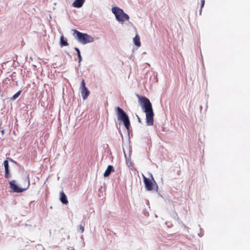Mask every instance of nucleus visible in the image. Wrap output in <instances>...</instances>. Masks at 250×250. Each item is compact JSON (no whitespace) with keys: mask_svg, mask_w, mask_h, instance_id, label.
Returning a JSON list of instances; mask_svg holds the SVG:
<instances>
[{"mask_svg":"<svg viewBox=\"0 0 250 250\" xmlns=\"http://www.w3.org/2000/svg\"><path fill=\"white\" fill-rule=\"evenodd\" d=\"M133 42L136 46L140 47L141 46L140 38L139 36L137 34L133 38Z\"/></svg>","mask_w":250,"mask_h":250,"instance_id":"nucleus-11","label":"nucleus"},{"mask_svg":"<svg viewBox=\"0 0 250 250\" xmlns=\"http://www.w3.org/2000/svg\"><path fill=\"white\" fill-rule=\"evenodd\" d=\"M121 136H122V142H123L122 146H123V152H124V154L125 155V150L124 147V138H123V135H122V134L121 133Z\"/></svg>","mask_w":250,"mask_h":250,"instance_id":"nucleus-21","label":"nucleus"},{"mask_svg":"<svg viewBox=\"0 0 250 250\" xmlns=\"http://www.w3.org/2000/svg\"><path fill=\"white\" fill-rule=\"evenodd\" d=\"M114 170L113 167L111 165H109L107 167V168H106V170L105 171V172L104 174V177L108 176L110 174L111 172L114 171Z\"/></svg>","mask_w":250,"mask_h":250,"instance_id":"nucleus-10","label":"nucleus"},{"mask_svg":"<svg viewBox=\"0 0 250 250\" xmlns=\"http://www.w3.org/2000/svg\"><path fill=\"white\" fill-rule=\"evenodd\" d=\"M139 102L146 115L147 125H152L154 122V112L149 100L146 97H139Z\"/></svg>","mask_w":250,"mask_h":250,"instance_id":"nucleus-1","label":"nucleus"},{"mask_svg":"<svg viewBox=\"0 0 250 250\" xmlns=\"http://www.w3.org/2000/svg\"><path fill=\"white\" fill-rule=\"evenodd\" d=\"M5 170H6V172H7L8 170L9 169V164L8 161L7 160H5L3 163Z\"/></svg>","mask_w":250,"mask_h":250,"instance_id":"nucleus-17","label":"nucleus"},{"mask_svg":"<svg viewBox=\"0 0 250 250\" xmlns=\"http://www.w3.org/2000/svg\"><path fill=\"white\" fill-rule=\"evenodd\" d=\"M60 199L61 202L64 205H67L68 203V201L67 200V198L66 197V195L65 194V193L62 191L60 192Z\"/></svg>","mask_w":250,"mask_h":250,"instance_id":"nucleus-7","label":"nucleus"},{"mask_svg":"<svg viewBox=\"0 0 250 250\" xmlns=\"http://www.w3.org/2000/svg\"><path fill=\"white\" fill-rule=\"evenodd\" d=\"M68 45L67 39L64 37L63 36H62L60 38V45L61 47L63 46H67Z\"/></svg>","mask_w":250,"mask_h":250,"instance_id":"nucleus-12","label":"nucleus"},{"mask_svg":"<svg viewBox=\"0 0 250 250\" xmlns=\"http://www.w3.org/2000/svg\"><path fill=\"white\" fill-rule=\"evenodd\" d=\"M25 181L27 182V186L25 188H20L16 184L15 180H12L9 182L10 187L14 192L17 193H21L26 190L30 185L29 178L28 176L25 178Z\"/></svg>","mask_w":250,"mask_h":250,"instance_id":"nucleus-3","label":"nucleus"},{"mask_svg":"<svg viewBox=\"0 0 250 250\" xmlns=\"http://www.w3.org/2000/svg\"><path fill=\"white\" fill-rule=\"evenodd\" d=\"M116 111L118 120L122 121L125 126V112L119 107L116 108Z\"/></svg>","mask_w":250,"mask_h":250,"instance_id":"nucleus-5","label":"nucleus"},{"mask_svg":"<svg viewBox=\"0 0 250 250\" xmlns=\"http://www.w3.org/2000/svg\"><path fill=\"white\" fill-rule=\"evenodd\" d=\"M144 183L147 190H152L153 189V183L151 180L144 177Z\"/></svg>","mask_w":250,"mask_h":250,"instance_id":"nucleus-6","label":"nucleus"},{"mask_svg":"<svg viewBox=\"0 0 250 250\" xmlns=\"http://www.w3.org/2000/svg\"><path fill=\"white\" fill-rule=\"evenodd\" d=\"M129 19V16L127 14H126V20H128Z\"/></svg>","mask_w":250,"mask_h":250,"instance_id":"nucleus-24","label":"nucleus"},{"mask_svg":"<svg viewBox=\"0 0 250 250\" xmlns=\"http://www.w3.org/2000/svg\"><path fill=\"white\" fill-rule=\"evenodd\" d=\"M112 12L119 22H123L125 21V13L123 10L117 7H114L112 8Z\"/></svg>","mask_w":250,"mask_h":250,"instance_id":"nucleus-4","label":"nucleus"},{"mask_svg":"<svg viewBox=\"0 0 250 250\" xmlns=\"http://www.w3.org/2000/svg\"><path fill=\"white\" fill-rule=\"evenodd\" d=\"M84 88H86L85 85V83L84 80H82V83H81V89H84Z\"/></svg>","mask_w":250,"mask_h":250,"instance_id":"nucleus-18","label":"nucleus"},{"mask_svg":"<svg viewBox=\"0 0 250 250\" xmlns=\"http://www.w3.org/2000/svg\"><path fill=\"white\" fill-rule=\"evenodd\" d=\"M74 49L77 51V54H78V59H79V61H78L79 65H80L81 62V61L82 60V57L81 55L80 51L79 49L77 47H75Z\"/></svg>","mask_w":250,"mask_h":250,"instance_id":"nucleus-13","label":"nucleus"},{"mask_svg":"<svg viewBox=\"0 0 250 250\" xmlns=\"http://www.w3.org/2000/svg\"><path fill=\"white\" fill-rule=\"evenodd\" d=\"M73 35L80 43L85 44L88 43L93 42L94 41V38L90 35L82 33L77 30L73 29Z\"/></svg>","mask_w":250,"mask_h":250,"instance_id":"nucleus-2","label":"nucleus"},{"mask_svg":"<svg viewBox=\"0 0 250 250\" xmlns=\"http://www.w3.org/2000/svg\"><path fill=\"white\" fill-rule=\"evenodd\" d=\"M21 91H19L16 94H15L11 98V99L12 100H15L21 94Z\"/></svg>","mask_w":250,"mask_h":250,"instance_id":"nucleus-15","label":"nucleus"},{"mask_svg":"<svg viewBox=\"0 0 250 250\" xmlns=\"http://www.w3.org/2000/svg\"><path fill=\"white\" fill-rule=\"evenodd\" d=\"M126 164L127 165L128 167L131 169L133 170L134 168V167L133 166V164L132 162H131L130 160L128 159L126 160Z\"/></svg>","mask_w":250,"mask_h":250,"instance_id":"nucleus-14","label":"nucleus"},{"mask_svg":"<svg viewBox=\"0 0 250 250\" xmlns=\"http://www.w3.org/2000/svg\"><path fill=\"white\" fill-rule=\"evenodd\" d=\"M5 178H8L9 177V176H10L9 170H8L7 172H6V170H5Z\"/></svg>","mask_w":250,"mask_h":250,"instance_id":"nucleus-22","label":"nucleus"},{"mask_svg":"<svg viewBox=\"0 0 250 250\" xmlns=\"http://www.w3.org/2000/svg\"><path fill=\"white\" fill-rule=\"evenodd\" d=\"M0 132L1 133V135H0V138H1L4 134V130L2 129L1 131H0Z\"/></svg>","mask_w":250,"mask_h":250,"instance_id":"nucleus-23","label":"nucleus"},{"mask_svg":"<svg viewBox=\"0 0 250 250\" xmlns=\"http://www.w3.org/2000/svg\"><path fill=\"white\" fill-rule=\"evenodd\" d=\"M84 1L85 0H75L72 3V6L74 7L80 8L83 6Z\"/></svg>","mask_w":250,"mask_h":250,"instance_id":"nucleus-8","label":"nucleus"},{"mask_svg":"<svg viewBox=\"0 0 250 250\" xmlns=\"http://www.w3.org/2000/svg\"><path fill=\"white\" fill-rule=\"evenodd\" d=\"M138 119H139V122L140 123H141L140 119L138 117Z\"/></svg>","mask_w":250,"mask_h":250,"instance_id":"nucleus-25","label":"nucleus"},{"mask_svg":"<svg viewBox=\"0 0 250 250\" xmlns=\"http://www.w3.org/2000/svg\"><path fill=\"white\" fill-rule=\"evenodd\" d=\"M80 230H81V232H83L84 231V226L82 225H80L78 227Z\"/></svg>","mask_w":250,"mask_h":250,"instance_id":"nucleus-19","label":"nucleus"},{"mask_svg":"<svg viewBox=\"0 0 250 250\" xmlns=\"http://www.w3.org/2000/svg\"><path fill=\"white\" fill-rule=\"evenodd\" d=\"M205 0H201V10H200V14L201 13L202 9L204 7L205 4Z\"/></svg>","mask_w":250,"mask_h":250,"instance_id":"nucleus-20","label":"nucleus"},{"mask_svg":"<svg viewBox=\"0 0 250 250\" xmlns=\"http://www.w3.org/2000/svg\"><path fill=\"white\" fill-rule=\"evenodd\" d=\"M1 135V133L0 132V135Z\"/></svg>","mask_w":250,"mask_h":250,"instance_id":"nucleus-26","label":"nucleus"},{"mask_svg":"<svg viewBox=\"0 0 250 250\" xmlns=\"http://www.w3.org/2000/svg\"><path fill=\"white\" fill-rule=\"evenodd\" d=\"M125 125H126V128L128 129L129 126L130 125V122L129 120L128 117L126 114V117H125Z\"/></svg>","mask_w":250,"mask_h":250,"instance_id":"nucleus-16","label":"nucleus"},{"mask_svg":"<svg viewBox=\"0 0 250 250\" xmlns=\"http://www.w3.org/2000/svg\"><path fill=\"white\" fill-rule=\"evenodd\" d=\"M90 94V91L87 88H84L81 90L82 96L83 100H85L87 98Z\"/></svg>","mask_w":250,"mask_h":250,"instance_id":"nucleus-9","label":"nucleus"}]
</instances>
